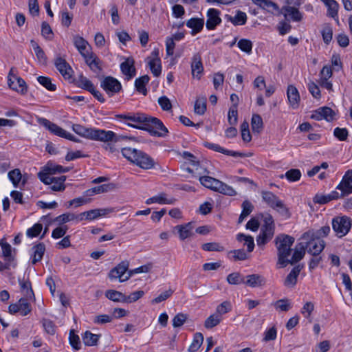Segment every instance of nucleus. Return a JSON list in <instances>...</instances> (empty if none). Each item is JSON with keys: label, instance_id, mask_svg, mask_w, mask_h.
Here are the masks:
<instances>
[{"label": "nucleus", "instance_id": "f257e3e1", "mask_svg": "<svg viewBox=\"0 0 352 352\" xmlns=\"http://www.w3.org/2000/svg\"><path fill=\"white\" fill-rule=\"evenodd\" d=\"M275 243L278 251V265L280 267H285L288 264V257L291 254L292 245L294 243V238L286 234H280L276 237Z\"/></svg>", "mask_w": 352, "mask_h": 352}, {"label": "nucleus", "instance_id": "f03ea898", "mask_svg": "<svg viewBox=\"0 0 352 352\" xmlns=\"http://www.w3.org/2000/svg\"><path fill=\"white\" fill-rule=\"evenodd\" d=\"M127 124L134 128L147 131L151 135L154 136L165 137L168 133V129L160 120L153 117H148L147 116L143 126H138L130 123Z\"/></svg>", "mask_w": 352, "mask_h": 352}, {"label": "nucleus", "instance_id": "7ed1b4c3", "mask_svg": "<svg viewBox=\"0 0 352 352\" xmlns=\"http://www.w3.org/2000/svg\"><path fill=\"white\" fill-rule=\"evenodd\" d=\"M201 185L214 192H217L228 196L236 195V190L226 183L210 176H201L199 179Z\"/></svg>", "mask_w": 352, "mask_h": 352}, {"label": "nucleus", "instance_id": "20e7f679", "mask_svg": "<svg viewBox=\"0 0 352 352\" xmlns=\"http://www.w3.org/2000/svg\"><path fill=\"white\" fill-rule=\"evenodd\" d=\"M332 228L338 237H342L349 232L351 220L346 216L336 217L332 219Z\"/></svg>", "mask_w": 352, "mask_h": 352}, {"label": "nucleus", "instance_id": "39448f33", "mask_svg": "<svg viewBox=\"0 0 352 352\" xmlns=\"http://www.w3.org/2000/svg\"><path fill=\"white\" fill-rule=\"evenodd\" d=\"M40 180L46 185H51L53 191H63L65 189L66 176L54 177L46 174H38Z\"/></svg>", "mask_w": 352, "mask_h": 352}, {"label": "nucleus", "instance_id": "423d86ee", "mask_svg": "<svg viewBox=\"0 0 352 352\" xmlns=\"http://www.w3.org/2000/svg\"><path fill=\"white\" fill-rule=\"evenodd\" d=\"M300 239L304 241L307 252L313 256H319L326 245L323 239L316 237L303 238L302 234Z\"/></svg>", "mask_w": 352, "mask_h": 352}, {"label": "nucleus", "instance_id": "0eeeda50", "mask_svg": "<svg viewBox=\"0 0 352 352\" xmlns=\"http://www.w3.org/2000/svg\"><path fill=\"white\" fill-rule=\"evenodd\" d=\"M39 122L41 124L47 128L52 133L57 136L67 139L73 142H78V140L76 139L72 134L68 133L57 124L51 122L50 120L45 118L40 119Z\"/></svg>", "mask_w": 352, "mask_h": 352}, {"label": "nucleus", "instance_id": "6e6552de", "mask_svg": "<svg viewBox=\"0 0 352 352\" xmlns=\"http://www.w3.org/2000/svg\"><path fill=\"white\" fill-rule=\"evenodd\" d=\"M126 138L123 136H118L115 133L111 131H105L102 129H94L91 140L102 141V142H114L118 143L121 140H125Z\"/></svg>", "mask_w": 352, "mask_h": 352}, {"label": "nucleus", "instance_id": "1a4fd4ad", "mask_svg": "<svg viewBox=\"0 0 352 352\" xmlns=\"http://www.w3.org/2000/svg\"><path fill=\"white\" fill-rule=\"evenodd\" d=\"M281 14L283 15L285 20L287 21L299 23L303 20V13L296 6L285 5L281 8Z\"/></svg>", "mask_w": 352, "mask_h": 352}, {"label": "nucleus", "instance_id": "9d476101", "mask_svg": "<svg viewBox=\"0 0 352 352\" xmlns=\"http://www.w3.org/2000/svg\"><path fill=\"white\" fill-rule=\"evenodd\" d=\"M100 86L110 97L119 93L122 89L121 83L112 76L104 77L100 82Z\"/></svg>", "mask_w": 352, "mask_h": 352}, {"label": "nucleus", "instance_id": "9b49d317", "mask_svg": "<svg viewBox=\"0 0 352 352\" xmlns=\"http://www.w3.org/2000/svg\"><path fill=\"white\" fill-rule=\"evenodd\" d=\"M129 262L128 261H122L115 267L112 268L109 273V278L111 280L119 278L120 283L126 281L124 277L127 275L129 271Z\"/></svg>", "mask_w": 352, "mask_h": 352}, {"label": "nucleus", "instance_id": "f8f14e48", "mask_svg": "<svg viewBox=\"0 0 352 352\" xmlns=\"http://www.w3.org/2000/svg\"><path fill=\"white\" fill-rule=\"evenodd\" d=\"M341 191V197L352 193V170H348L343 176L342 181L336 187Z\"/></svg>", "mask_w": 352, "mask_h": 352}, {"label": "nucleus", "instance_id": "ddd939ff", "mask_svg": "<svg viewBox=\"0 0 352 352\" xmlns=\"http://www.w3.org/2000/svg\"><path fill=\"white\" fill-rule=\"evenodd\" d=\"M252 2L263 10H266L274 15H280L282 13L281 8L272 0H252Z\"/></svg>", "mask_w": 352, "mask_h": 352}, {"label": "nucleus", "instance_id": "4468645a", "mask_svg": "<svg viewBox=\"0 0 352 352\" xmlns=\"http://www.w3.org/2000/svg\"><path fill=\"white\" fill-rule=\"evenodd\" d=\"M135 165L145 170L151 169L155 166L154 160L146 153L140 151L136 157Z\"/></svg>", "mask_w": 352, "mask_h": 352}, {"label": "nucleus", "instance_id": "2eb2a0df", "mask_svg": "<svg viewBox=\"0 0 352 352\" xmlns=\"http://www.w3.org/2000/svg\"><path fill=\"white\" fill-rule=\"evenodd\" d=\"M55 66L65 79L69 80L72 78L73 70L65 59L57 57L54 62Z\"/></svg>", "mask_w": 352, "mask_h": 352}, {"label": "nucleus", "instance_id": "dca6fc26", "mask_svg": "<svg viewBox=\"0 0 352 352\" xmlns=\"http://www.w3.org/2000/svg\"><path fill=\"white\" fill-rule=\"evenodd\" d=\"M220 12L214 8H210L208 10L206 21V28L209 30H214L217 25L221 22L219 17Z\"/></svg>", "mask_w": 352, "mask_h": 352}, {"label": "nucleus", "instance_id": "f3484780", "mask_svg": "<svg viewBox=\"0 0 352 352\" xmlns=\"http://www.w3.org/2000/svg\"><path fill=\"white\" fill-rule=\"evenodd\" d=\"M335 116L334 111L329 107H323L316 110L311 116V118L316 120L325 119L327 121L333 120Z\"/></svg>", "mask_w": 352, "mask_h": 352}, {"label": "nucleus", "instance_id": "a211bd4d", "mask_svg": "<svg viewBox=\"0 0 352 352\" xmlns=\"http://www.w3.org/2000/svg\"><path fill=\"white\" fill-rule=\"evenodd\" d=\"M274 234V226L263 227L259 235L256 239L258 246L264 245L270 241Z\"/></svg>", "mask_w": 352, "mask_h": 352}, {"label": "nucleus", "instance_id": "6ab92c4d", "mask_svg": "<svg viewBox=\"0 0 352 352\" xmlns=\"http://www.w3.org/2000/svg\"><path fill=\"white\" fill-rule=\"evenodd\" d=\"M265 283V278L258 274L248 275L244 278V284L251 287H261Z\"/></svg>", "mask_w": 352, "mask_h": 352}, {"label": "nucleus", "instance_id": "aec40b11", "mask_svg": "<svg viewBox=\"0 0 352 352\" xmlns=\"http://www.w3.org/2000/svg\"><path fill=\"white\" fill-rule=\"evenodd\" d=\"M204 71V67L201 61V56L199 53H196L192 58L191 72L193 77L200 78L201 74Z\"/></svg>", "mask_w": 352, "mask_h": 352}, {"label": "nucleus", "instance_id": "412c9836", "mask_svg": "<svg viewBox=\"0 0 352 352\" xmlns=\"http://www.w3.org/2000/svg\"><path fill=\"white\" fill-rule=\"evenodd\" d=\"M204 146L209 149L223 153L227 155H230V156H232L234 157H244L247 156V155L245 153L227 150V149L221 147V146H219L217 144H214V143H210V142H205Z\"/></svg>", "mask_w": 352, "mask_h": 352}, {"label": "nucleus", "instance_id": "4be33fe9", "mask_svg": "<svg viewBox=\"0 0 352 352\" xmlns=\"http://www.w3.org/2000/svg\"><path fill=\"white\" fill-rule=\"evenodd\" d=\"M287 95L290 106L294 109H297L299 106L300 98L296 87L294 85H289L287 90Z\"/></svg>", "mask_w": 352, "mask_h": 352}, {"label": "nucleus", "instance_id": "5701e85b", "mask_svg": "<svg viewBox=\"0 0 352 352\" xmlns=\"http://www.w3.org/2000/svg\"><path fill=\"white\" fill-rule=\"evenodd\" d=\"M8 83L10 89L21 94H25L27 92L28 87L26 83L21 77H14L13 80L8 79Z\"/></svg>", "mask_w": 352, "mask_h": 352}, {"label": "nucleus", "instance_id": "b1692460", "mask_svg": "<svg viewBox=\"0 0 352 352\" xmlns=\"http://www.w3.org/2000/svg\"><path fill=\"white\" fill-rule=\"evenodd\" d=\"M69 170L70 168L68 167H63L60 165L49 162L44 167L43 170L39 172L38 174H46L47 175L53 176V175L56 173H67L69 171Z\"/></svg>", "mask_w": 352, "mask_h": 352}, {"label": "nucleus", "instance_id": "393cba45", "mask_svg": "<svg viewBox=\"0 0 352 352\" xmlns=\"http://www.w3.org/2000/svg\"><path fill=\"white\" fill-rule=\"evenodd\" d=\"M120 69L128 80L135 75V69L134 67V60L133 58H128L124 62L122 63Z\"/></svg>", "mask_w": 352, "mask_h": 352}, {"label": "nucleus", "instance_id": "a878e982", "mask_svg": "<svg viewBox=\"0 0 352 352\" xmlns=\"http://www.w3.org/2000/svg\"><path fill=\"white\" fill-rule=\"evenodd\" d=\"M302 268V267H301L300 265H298L292 270L284 281L285 286L287 287H293L296 285L298 276Z\"/></svg>", "mask_w": 352, "mask_h": 352}, {"label": "nucleus", "instance_id": "bb28decb", "mask_svg": "<svg viewBox=\"0 0 352 352\" xmlns=\"http://www.w3.org/2000/svg\"><path fill=\"white\" fill-rule=\"evenodd\" d=\"M306 245L304 242L299 243L296 245L294 254L291 258H288V264H294L300 261L305 254Z\"/></svg>", "mask_w": 352, "mask_h": 352}, {"label": "nucleus", "instance_id": "cd10ccee", "mask_svg": "<svg viewBox=\"0 0 352 352\" xmlns=\"http://www.w3.org/2000/svg\"><path fill=\"white\" fill-rule=\"evenodd\" d=\"M330 227L325 226L320 228L319 230H309L303 234V238L316 237L317 239H322L323 237H326L330 232Z\"/></svg>", "mask_w": 352, "mask_h": 352}, {"label": "nucleus", "instance_id": "c85d7f7f", "mask_svg": "<svg viewBox=\"0 0 352 352\" xmlns=\"http://www.w3.org/2000/svg\"><path fill=\"white\" fill-rule=\"evenodd\" d=\"M114 212V208H98L94 209L87 211V220L91 221L94 220L100 217L104 216L107 214Z\"/></svg>", "mask_w": 352, "mask_h": 352}, {"label": "nucleus", "instance_id": "c756f323", "mask_svg": "<svg viewBox=\"0 0 352 352\" xmlns=\"http://www.w3.org/2000/svg\"><path fill=\"white\" fill-rule=\"evenodd\" d=\"M204 19L202 18H192L186 22V26L192 29L191 34L195 35L204 28Z\"/></svg>", "mask_w": 352, "mask_h": 352}, {"label": "nucleus", "instance_id": "7c9ffc66", "mask_svg": "<svg viewBox=\"0 0 352 352\" xmlns=\"http://www.w3.org/2000/svg\"><path fill=\"white\" fill-rule=\"evenodd\" d=\"M74 44L78 49L81 55L91 50V47L87 41L80 36H74L73 38Z\"/></svg>", "mask_w": 352, "mask_h": 352}, {"label": "nucleus", "instance_id": "2f4dec72", "mask_svg": "<svg viewBox=\"0 0 352 352\" xmlns=\"http://www.w3.org/2000/svg\"><path fill=\"white\" fill-rule=\"evenodd\" d=\"M153 54H155L156 57L149 60L148 65L152 74L158 77L162 72L160 59L157 57L158 52L157 50L153 51Z\"/></svg>", "mask_w": 352, "mask_h": 352}, {"label": "nucleus", "instance_id": "473e14b6", "mask_svg": "<svg viewBox=\"0 0 352 352\" xmlns=\"http://www.w3.org/2000/svg\"><path fill=\"white\" fill-rule=\"evenodd\" d=\"M32 263L33 265L36 264L37 262L41 261L43 254L45 251V247L43 243H38L34 245L32 248Z\"/></svg>", "mask_w": 352, "mask_h": 352}, {"label": "nucleus", "instance_id": "72a5a7b5", "mask_svg": "<svg viewBox=\"0 0 352 352\" xmlns=\"http://www.w3.org/2000/svg\"><path fill=\"white\" fill-rule=\"evenodd\" d=\"M176 199L174 198L166 199V194L161 193L157 196H154L148 199L146 201V204L147 205H150L151 204L157 203L160 204H173L175 202Z\"/></svg>", "mask_w": 352, "mask_h": 352}, {"label": "nucleus", "instance_id": "f704fd0d", "mask_svg": "<svg viewBox=\"0 0 352 352\" xmlns=\"http://www.w3.org/2000/svg\"><path fill=\"white\" fill-rule=\"evenodd\" d=\"M0 246L2 249V254L6 261L12 262L14 260V256L12 255V248L11 245L7 243L4 239L0 240Z\"/></svg>", "mask_w": 352, "mask_h": 352}, {"label": "nucleus", "instance_id": "c9c22d12", "mask_svg": "<svg viewBox=\"0 0 352 352\" xmlns=\"http://www.w3.org/2000/svg\"><path fill=\"white\" fill-rule=\"evenodd\" d=\"M122 120H129L137 124H142L146 120V116L143 113H133V114H121L117 116Z\"/></svg>", "mask_w": 352, "mask_h": 352}, {"label": "nucleus", "instance_id": "e433bc0d", "mask_svg": "<svg viewBox=\"0 0 352 352\" xmlns=\"http://www.w3.org/2000/svg\"><path fill=\"white\" fill-rule=\"evenodd\" d=\"M228 21H231L234 25H244L247 21V15L245 12L237 10L234 16L226 15Z\"/></svg>", "mask_w": 352, "mask_h": 352}, {"label": "nucleus", "instance_id": "4c0bfd02", "mask_svg": "<svg viewBox=\"0 0 352 352\" xmlns=\"http://www.w3.org/2000/svg\"><path fill=\"white\" fill-rule=\"evenodd\" d=\"M100 338V335L94 334L89 331H87L82 336V339L86 346H96Z\"/></svg>", "mask_w": 352, "mask_h": 352}, {"label": "nucleus", "instance_id": "58836bf2", "mask_svg": "<svg viewBox=\"0 0 352 352\" xmlns=\"http://www.w3.org/2000/svg\"><path fill=\"white\" fill-rule=\"evenodd\" d=\"M140 150H138L136 148H133L131 147H124L121 150V153L124 157H125L127 160L131 162L133 164H135V161H137V155H138Z\"/></svg>", "mask_w": 352, "mask_h": 352}, {"label": "nucleus", "instance_id": "ea45409f", "mask_svg": "<svg viewBox=\"0 0 352 352\" xmlns=\"http://www.w3.org/2000/svg\"><path fill=\"white\" fill-rule=\"evenodd\" d=\"M261 195L263 201L272 208H275L280 201L276 195L270 191H263Z\"/></svg>", "mask_w": 352, "mask_h": 352}, {"label": "nucleus", "instance_id": "a19ab883", "mask_svg": "<svg viewBox=\"0 0 352 352\" xmlns=\"http://www.w3.org/2000/svg\"><path fill=\"white\" fill-rule=\"evenodd\" d=\"M72 129L78 135L89 140H91L94 130L93 128H87L80 124H73Z\"/></svg>", "mask_w": 352, "mask_h": 352}, {"label": "nucleus", "instance_id": "79ce46f5", "mask_svg": "<svg viewBox=\"0 0 352 352\" xmlns=\"http://www.w3.org/2000/svg\"><path fill=\"white\" fill-rule=\"evenodd\" d=\"M105 296L113 301V302H125L126 300V296L122 294L120 292L113 290V289H109L106 291L105 292Z\"/></svg>", "mask_w": 352, "mask_h": 352}, {"label": "nucleus", "instance_id": "37998d69", "mask_svg": "<svg viewBox=\"0 0 352 352\" xmlns=\"http://www.w3.org/2000/svg\"><path fill=\"white\" fill-rule=\"evenodd\" d=\"M21 289L25 296V298H32L34 297V292L32 289L31 283L29 280H21L19 278Z\"/></svg>", "mask_w": 352, "mask_h": 352}, {"label": "nucleus", "instance_id": "c03bdc74", "mask_svg": "<svg viewBox=\"0 0 352 352\" xmlns=\"http://www.w3.org/2000/svg\"><path fill=\"white\" fill-rule=\"evenodd\" d=\"M149 81V77L147 75H144L138 78L135 81V87L137 91L140 93L143 94L144 96L147 94V90L145 87L146 85Z\"/></svg>", "mask_w": 352, "mask_h": 352}, {"label": "nucleus", "instance_id": "a18cd8bd", "mask_svg": "<svg viewBox=\"0 0 352 352\" xmlns=\"http://www.w3.org/2000/svg\"><path fill=\"white\" fill-rule=\"evenodd\" d=\"M204 342V336L201 333H196L194 335L193 340L188 348L189 352H196L201 346Z\"/></svg>", "mask_w": 352, "mask_h": 352}, {"label": "nucleus", "instance_id": "49530a36", "mask_svg": "<svg viewBox=\"0 0 352 352\" xmlns=\"http://www.w3.org/2000/svg\"><path fill=\"white\" fill-rule=\"evenodd\" d=\"M223 320L215 312L208 317L204 322L205 328L210 329L217 326Z\"/></svg>", "mask_w": 352, "mask_h": 352}, {"label": "nucleus", "instance_id": "de8ad7c7", "mask_svg": "<svg viewBox=\"0 0 352 352\" xmlns=\"http://www.w3.org/2000/svg\"><path fill=\"white\" fill-rule=\"evenodd\" d=\"M251 126L253 132L260 133L263 128V122L261 117L258 114H254L252 117Z\"/></svg>", "mask_w": 352, "mask_h": 352}, {"label": "nucleus", "instance_id": "09e8293b", "mask_svg": "<svg viewBox=\"0 0 352 352\" xmlns=\"http://www.w3.org/2000/svg\"><path fill=\"white\" fill-rule=\"evenodd\" d=\"M239 241H244V245H247L248 252H252L254 248V238L251 236H246L244 234H239L236 236Z\"/></svg>", "mask_w": 352, "mask_h": 352}, {"label": "nucleus", "instance_id": "8fccbe9b", "mask_svg": "<svg viewBox=\"0 0 352 352\" xmlns=\"http://www.w3.org/2000/svg\"><path fill=\"white\" fill-rule=\"evenodd\" d=\"M206 110V98L199 97L195 103L194 111L196 114L203 115Z\"/></svg>", "mask_w": 352, "mask_h": 352}, {"label": "nucleus", "instance_id": "3c124183", "mask_svg": "<svg viewBox=\"0 0 352 352\" xmlns=\"http://www.w3.org/2000/svg\"><path fill=\"white\" fill-rule=\"evenodd\" d=\"M232 310V305L230 301L226 300L219 305L217 308L215 313L220 317L222 318V316L231 311Z\"/></svg>", "mask_w": 352, "mask_h": 352}, {"label": "nucleus", "instance_id": "603ef678", "mask_svg": "<svg viewBox=\"0 0 352 352\" xmlns=\"http://www.w3.org/2000/svg\"><path fill=\"white\" fill-rule=\"evenodd\" d=\"M151 267H152L151 264H147V265H142L138 268L129 270L127 272V275H126L124 277V280H129L135 274L147 273L151 270Z\"/></svg>", "mask_w": 352, "mask_h": 352}, {"label": "nucleus", "instance_id": "864d4df0", "mask_svg": "<svg viewBox=\"0 0 352 352\" xmlns=\"http://www.w3.org/2000/svg\"><path fill=\"white\" fill-rule=\"evenodd\" d=\"M177 229L181 240H185L192 234L190 223H188L185 226H177Z\"/></svg>", "mask_w": 352, "mask_h": 352}, {"label": "nucleus", "instance_id": "5fc2aeb1", "mask_svg": "<svg viewBox=\"0 0 352 352\" xmlns=\"http://www.w3.org/2000/svg\"><path fill=\"white\" fill-rule=\"evenodd\" d=\"M274 209L285 219H287L290 218L291 212H289V208L284 204V203L281 200H280L278 202V204L276 205V208Z\"/></svg>", "mask_w": 352, "mask_h": 352}, {"label": "nucleus", "instance_id": "6e6d98bb", "mask_svg": "<svg viewBox=\"0 0 352 352\" xmlns=\"http://www.w3.org/2000/svg\"><path fill=\"white\" fill-rule=\"evenodd\" d=\"M78 87L89 91L94 87L93 83L85 76L80 75L76 80Z\"/></svg>", "mask_w": 352, "mask_h": 352}, {"label": "nucleus", "instance_id": "4d7b16f0", "mask_svg": "<svg viewBox=\"0 0 352 352\" xmlns=\"http://www.w3.org/2000/svg\"><path fill=\"white\" fill-rule=\"evenodd\" d=\"M327 8V14L333 18H338L339 4L336 0H331L326 5Z\"/></svg>", "mask_w": 352, "mask_h": 352}, {"label": "nucleus", "instance_id": "13d9d810", "mask_svg": "<svg viewBox=\"0 0 352 352\" xmlns=\"http://www.w3.org/2000/svg\"><path fill=\"white\" fill-rule=\"evenodd\" d=\"M274 306L276 309L283 311H287L292 307L289 300L287 298H283L276 301L274 303Z\"/></svg>", "mask_w": 352, "mask_h": 352}, {"label": "nucleus", "instance_id": "bf43d9fd", "mask_svg": "<svg viewBox=\"0 0 352 352\" xmlns=\"http://www.w3.org/2000/svg\"><path fill=\"white\" fill-rule=\"evenodd\" d=\"M19 313L23 316H27L31 312L32 308L30 304L28 302V298H21L19 300Z\"/></svg>", "mask_w": 352, "mask_h": 352}, {"label": "nucleus", "instance_id": "052dcab7", "mask_svg": "<svg viewBox=\"0 0 352 352\" xmlns=\"http://www.w3.org/2000/svg\"><path fill=\"white\" fill-rule=\"evenodd\" d=\"M228 256H231V258L235 261H244L248 258V255L243 249L230 251L228 252Z\"/></svg>", "mask_w": 352, "mask_h": 352}, {"label": "nucleus", "instance_id": "680f3d73", "mask_svg": "<svg viewBox=\"0 0 352 352\" xmlns=\"http://www.w3.org/2000/svg\"><path fill=\"white\" fill-rule=\"evenodd\" d=\"M69 344L74 350L78 351L80 349L81 342L80 338L78 335L74 333V331L73 329L69 331Z\"/></svg>", "mask_w": 352, "mask_h": 352}, {"label": "nucleus", "instance_id": "e2e57ef3", "mask_svg": "<svg viewBox=\"0 0 352 352\" xmlns=\"http://www.w3.org/2000/svg\"><path fill=\"white\" fill-rule=\"evenodd\" d=\"M38 82L46 88L49 91H54L56 89V86L55 84L52 82L51 78L45 76H38L37 78Z\"/></svg>", "mask_w": 352, "mask_h": 352}, {"label": "nucleus", "instance_id": "0e129e2a", "mask_svg": "<svg viewBox=\"0 0 352 352\" xmlns=\"http://www.w3.org/2000/svg\"><path fill=\"white\" fill-rule=\"evenodd\" d=\"M238 111L235 105H232L229 109L228 120L230 125L234 126L237 123Z\"/></svg>", "mask_w": 352, "mask_h": 352}, {"label": "nucleus", "instance_id": "69168bd1", "mask_svg": "<svg viewBox=\"0 0 352 352\" xmlns=\"http://www.w3.org/2000/svg\"><path fill=\"white\" fill-rule=\"evenodd\" d=\"M227 280L230 284L232 285L244 283V278L242 277V276L238 272L230 274L227 276Z\"/></svg>", "mask_w": 352, "mask_h": 352}, {"label": "nucleus", "instance_id": "338daca9", "mask_svg": "<svg viewBox=\"0 0 352 352\" xmlns=\"http://www.w3.org/2000/svg\"><path fill=\"white\" fill-rule=\"evenodd\" d=\"M301 173L298 169H290L285 173V177L289 182H296L300 179Z\"/></svg>", "mask_w": 352, "mask_h": 352}, {"label": "nucleus", "instance_id": "774afa93", "mask_svg": "<svg viewBox=\"0 0 352 352\" xmlns=\"http://www.w3.org/2000/svg\"><path fill=\"white\" fill-rule=\"evenodd\" d=\"M238 47L241 50L248 54L251 53L252 49V43L248 39L242 38L238 42Z\"/></svg>", "mask_w": 352, "mask_h": 352}]
</instances>
